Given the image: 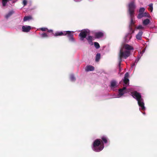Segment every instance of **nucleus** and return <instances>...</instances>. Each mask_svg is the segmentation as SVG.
<instances>
[{"mask_svg":"<svg viewBox=\"0 0 157 157\" xmlns=\"http://www.w3.org/2000/svg\"><path fill=\"white\" fill-rule=\"evenodd\" d=\"M123 48L126 50L123 51V48H121L120 49L119 54L118 66L120 68L121 63L122 61V59L123 58L124 59H126L130 56V51L134 49L133 47L127 44H125L124 45Z\"/></svg>","mask_w":157,"mask_h":157,"instance_id":"1","label":"nucleus"},{"mask_svg":"<svg viewBox=\"0 0 157 157\" xmlns=\"http://www.w3.org/2000/svg\"><path fill=\"white\" fill-rule=\"evenodd\" d=\"M131 94L134 98H136V100L138 101V104L141 107V109L142 110H144L145 109L144 104L143 102V99L141 98L140 94L136 91L131 92Z\"/></svg>","mask_w":157,"mask_h":157,"instance_id":"2","label":"nucleus"},{"mask_svg":"<svg viewBox=\"0 0 157 157\" xmlns=\"http://www.w3.org/2000/svg\"><path fill=\"white\" fill-rule=\"evenodd\" d=\"M101 139H97L95 140L93 144V149L96 152H99L104 148L103 143H101Z\"/></svg>","mask_w":157,"mask_h":157,"instance_id":"3","label":"nucleus"},{"mask_svg":"<svg viewBox=\"0 0 157 157\" xmlns=\"http://www.w3.org/2000/svg\"><path fill=\"white\" fill-rule=\"evenodd\" d=\"M136 8V6L134 1H132L128 3V12L129 15L132 16V14H134Z\"/></svg>","mask_w":157,"mask_h":157,"instance_id":"4","label":"nucleus"},{"mask_svg":"<svg viewBox=\"0 0 157 157\" xmlns=\"http://www.w3.org/2000/svg\"><path fill=\"white\" fill-rule=\"evenodd\" d=\"M87 33V32L86 30L81 32L79 34V36L80 37V39L81 40H83L84 38H86Z\"/></svg>","mask_w":157,"mask_h":157,"instance_id":"5","label":"nucleus"},{"mask_svg":"<svg viewBox=\"0 0 157 157\" xmlns=\"http://www.w3.org/2000/svg\"><path fill=\"white\" fill-rule=\"evenodd\" d=\"M64 35L67 34V36L70 40L73 41V35L71 33L72 32L71 31H68L64 32Z\"/></svg>","mask_w":157,"mask_h":157,"instance_id":"6","label":"nucleus"},{"mask_svg":"<svg viewBox=\"0 0 157 157\" xmlns=\"http://www.w3.org/2000/svg\"><path fill=\"white\" fill-rule=\"evenodd\" d=\"M104 36V33L103 32H96L94 34L95 37V38L99 39L102 38Z\"/></svg>","mask_w":157,"mask_h":157,"instance_id":"7","label":"nucleus"},{"mask_svg":"<svg viewBox=\"0 0 157 157\" xmlns=\"http://www.w3.org/2000/svg\"><path fill=\"white\" fill-rule=\"evenodd\" d=\"M126 88L124 86L122 89H120L118 90L119 95L120 96H122L124 94L127 93L126 90Z\"/></svg>","mask_w":157,"mask_h":157,"instance_id":"8","label":"nucleus"},{"mask_svg":"<svg viewBox=\"0 0 157 157\" xmlns=\"http://www.w3.org/2000/svg\"><path fill=\"white\" fill-rule=\"evenodd\" d=\"M132 37V36L130 35V33L129 32L127 33L124 38V41L125 42H128Z\"/></svg>","mask_w":157,"mask_h":157,"instance_id":"9","label":"nucleus"},{"mask_svg":"<svg viewBox=\"0 0 157 157\" xmlns=\"http://www.w3.org/2000/svg\"><path fill=\"white\" fill-rule=\"evenodd\" d=\"M31 27L29 26H23L22 27V31L25 32H28L30 31Z\"/></svg>","mask_w":157,"mask_h":157,"instance_id":"10","label":"nucleus"},{"mask_svg":"<svg viewBox=\"0 0 157 157\" xmlns=\"http://www.w3.org/2000/svg\"><path fill=\"white\" fill-rule=\"evenodd\" d=\"M94 67L91 65H87L85 68V71L86 72L93 71L94 70Z\"/></svg>","mask_w":157,"mask_h":157,"instance_id":"11","label":"nucleus"},{"mask_svg":"<svg viewBox=\"0 0 157 157\" xmlns=\"http://www.w3.org/2000/svg\"><path fill=\"white\" fill-rule=\"evenodd\" d=\"M143 33L142 31H140L136 36V39L139 40H141L142 39V35Z\"/></svg>","mask_w":157,"mask_h":157,"instance_id":"12","label":"nucleus"},{"mask_svg":"<svg viewBox=\"0 0 157 157\" xmlns=\"http://www.w3.org/2000/svg\"><path fill=\"white\" fill-rule=\"evenodd\" d=\"M101 143L106 144L108 142V138L105 136H102L101 137Z\"/></svg>","mask_w":157,"mask_h":157,"instance_id":"13","label":"nucleus"},{"mask_svg":"<svg viewBox=\"0 0 157 157\" xmlns=\"http://www.w3.org/2000/svg\"><path fill=\"white\" fill-rule=\"evenodd\" d=\"M14 13V12L13 11H10L5 15V17L6 19H8Z\"/></svg>","mask_w":157,"mask_h":157,"instance_id":"14","label":"nucleus"},{"mask_svg":"<svg viewBox=\"0 0 157 157\" xmlns=\"http://www.w3.org/2000/svg\"><path fill=\"white\" fill-rule=\"evenodd\" d=\"M129 16L130 17L131 21L129 27L132 26V27L133 25L135 23V22L133 20V18L134 17V14H132V16L131 15Z\"/></svg>","mask_w":157,"mask_h":157,"instance_id":"15","label":"nucleus"},{"mask_svg":"<svg viewBox=\"0 0 157 157\" xmlns=\"http://www.w3.org/2000/svg\"><path fill=\"white\" fill-rule=\"evenodd\" d=\"M86 39L87 40L89 44H91L92 45L93 44V37L92 36H88L87 37H86Z\"/></svg>","mask_w":157,"mask_h":157,"instance_id":"16","label":"nucleus"},{"mask_svg":"<svg viewBox=\"0 0 157 157\" xmlns=\"http://www.w3.org/2000/svg\"><path fill=\"white\" fill-rule=\"evenodd\" d=\"M32 19V17L31 16H25L23 18V21H29Z\"/></svg>","mask_w":157,"mask_h":157,"instance_id":"17","label":"nucleus"},{"mask_svg":"<svg viewBox=\"0 0 157 157\" xmlns=\"http://www.w3.org/2000/svg\"><path fill=\"white\" fill-rule=\"evenodd\" d=\"M65 33H63L62 32H56L54 34V35L55 36H61L64 35Z\"/></svg>","mask_w":157,"mask_h":157,"instance_id":"18","label":"nucleus"},{"mask_svg":"<svg viewBox=\"0 0 157 157\" xmlns=\"http://www.w3.org/2000/svg\"><path fill=\"white\" fill-rule=\"evenodd\" d=\"M150 22V21L149 19L147 18L143 21V23L144 25H147Z\"/></svg>","mask_w":157,"mask_h":157,"instance_id":"19","label":"nucleus"},{"mask_svg":"<svg viewBox=\"0 0 157 157\" xmlns=\"http://www.w3.org/2000/svg\"><path fill=\"white\" fill-rule=\"evenodd\" d=\"M100 54L99 53H97L96 56L95 60L97 62H98L99 61L100 58Z\"/></svg>","mask_w":157,"mask_h":157,"instance_id":"20","label":"nucleus"},{"mask_svg":"<svg viewBox=\"0 0 157 157\" xmlns=\"http://www.w3.org/2000/svg\"><path fill=\"white\" fill-rule=\"evenodd\" d=\"M116 82L115 81H112L111 83V87H114L116 86Z\"/></svg>","mask_w":157,"mask_h":157,"instance_id":"21","label":"nucleus"},{"mask_svg":"<svg viewBox=\"0 0 157 157\" xmlns=\"http://www.w3.org/2000/svg\"><path fill=\"white\" fill-rule=\"evenodd\" d=\"M129 32L130 33V35L133 34L134 32V30L132 29V26L129 27Z\"/></svg>","mask_w":157,"mask_h":157,"instance_id":"22","label":"nucleus"},{"mask_svg":"<svg viewBox=\"0 0 157 157\" xmlns=\"http://www.w3.org/2000/svg\"><path fill=\"white\" fill-rule=\"evenodd\" d=\"M149 8L148 9L149 11H150L151 12L152 11L153 8V4L151 3L149 5Z\"/></svg>","mask_w":157,"mask_h":157,"instance_id":"23","label":"nucleus"},{"mask_svg":"<svg viewBox=\"0 0 157 157\" xmlns=\"http://www.w3.org/2000/svg\"><path fill=\"white\" fill-rule=\"evenodd\" d=\"M41 36L43 38L47 37H48V34L45 33H44L41 35Z\"/></svg>","mask_w":157,"mask_h":157,"instance_id":"24","label":"nucleus"},{"mask_svg":"<svg viewBox=\"0 0 157 157\" xmlns=\"http://www.w3.org/2000/svg\"><path fill=\"white\" fill-rule=\"evenodd\" d=\"M94 45L95 48L97 49H98L100 48V46L99 44L97 42H95L94 43Z\"/></svg>","mask_w":157,"mask_h":157,"instance_id":"25","label":"nucleus"},{"mask_svg":"<svg viewBox=\"0 0 157 157\" xmlns=\"http://www.w3.org/2000/svg\"><path fill=\"white\" fill-rule=\"evenodd\" d=\"M129 82V79H124V84L126 85H128Z\"/></svg>","mask_w":157,"mask_h":157,"instance_id":"26","label":"nucleus"},{"mask_svg":"<svg viewBox=\"0 0 157 157\" xmlns=\"http://www.w3.org/2000/svg\"><path fill=\"white\" fill-rule=\"evenodd\" d=\"M144 13V16L146 17H150V14L146 12L143 13Z\"/></svg>","mask_w":157,"mask_h":157,"instance_id":"27","label":"nucleus"},{"mask_svg":"<svg viewBox=\"0 0 157 157\" xmlns=\"http://www.w3.org/2000/svg\"><path fill=\"white\" fill-rule=\"evenodd\" d=\"M145 10V9L144 7H142L139 10V12L140 13H143Z\"/></svg>","mask_w":157,"mask_h":157,"instance_id":"28","label":"nucleus"},{"mask_svg":"<svg viewBox=\"0 0 157 157\" xmlns=\"http://www.w3.org/2000/svg\"><path fill=\"white\" fill-rule=\"evenodd\" d=\"M129 75L128 72H126L124 75V78H128L129 77Z\"/></svg>","mask_w":157,"mask_h":157,"instance_id":"29","label":"nucleus"},{"mask_svg":"<svg viewBox=\"0 0 157 157\" xmlns=\"http://www.w3.org/2000/svg\"><path fill=\"white\" fill-rule=\"evenodd\" d=\"M48 30V29L46 28H40V30L42 31H47Z\"/></svg>","mask_w":157,"mask_h":157,"instance_id":"30","label":"nucleus"},{"mask_svg":"<svg viewBox=\"0 0 157 157\" xmlns=\"http://www.w3.org/2000/svg\"><path fill=\"white\" fill-rule=\"evenodd\" d=\"M22 4L24 6H26L27 4V1L26 0H23Z\"/></svg>","mask_w":157,"mask_h":157,"instance_id":"31","label":"nucleus"},{"mask_svg":"<svg viewBox=\"0 0 157 157\" xmlns=\"http://www.w3.org/2000/svg\"><path fill=\"white\" fill-rule=\"evenodd\" d=\"M137 17L138 19H140L142 17V15L141 13L138 14Z\"/></svg>","mask_w":157,"mask_h":157,"instance_id":"32","label":"nucleus"},{"mask_svg":"<svg viewBox=\"0 0 157 157\" xmlns=\"http://www.w3.org/2000/svg\"><path fill=\"white\" fill-rule=\"evenodd\" d=\"M143 28L144 27L141 25H140L136 28L137 29H143Z\"/></svg>","mask_w":157,"mask_h":157,"instance_id":"33","label":"nucleus"},{"mask_svg":"<svg viewBox=\"0 0 157 157\" xmlns=\"http://www.w3.org/2000/svg\"><path fill=\"white\" fill-rule=\"evenodd\" d=\"M70 78L72 79L75 78V77L73 74H71L70 75Z\"/></svg>","mask_w":157,"mask_h":157,"instance_id":"34","label":"nucleus"},{"mask_svg":"<svg viewBox=\"0 0 157 157\" xmlns=\"http://www.w3.org/2000/svg\"><path fill=\"white\" fill-rule=\"evenodd\" d=\"M47 31V32H48V33H53V30H49L48 29V30Z\"/></svg>","mask_w":157,"mask_h":157,"instance_id":"35","label":"nucleus"},{"mask_svg":"<svg viewBox=\"0 0 157 157\" xmlns=\"http://www.w3.org/2000/svg\"><path fill=\"white\" fill-rule=\"evenodd\" d=\"M145 48L143 49L141 53H142L143 54L145 52Z\"/></svg>","mask_w":157,"mask_h":157,"instance_id":"36","label":"nucleus"},{"mask_svg":"<svg viewBox=\"0 0 157 157\" xmlns=\"http://www.w3.org/2000/svg\"><path fill=\"white\" fill-rule=\"evenodd\" d=\"M135 62H134V63H133L131 65V67H133L135 66Z\"/></svg>","mask_w":157,"mask_h":157,"instance_id":"37","label":"nucleus"},{"mask_svg":"<svg viewBox=\"0 0 157 157\" xmlns=\"http://www.w3.org/2000/svg\"><path fill=\"white\" fill-rule=\"evenodd\" d=\"M141 13V14H142V17H144V13Z\"/></svg>","mask_w":157,"mask_h":157,"instance_id":"38","label":"nucleus"}]
</instances>
